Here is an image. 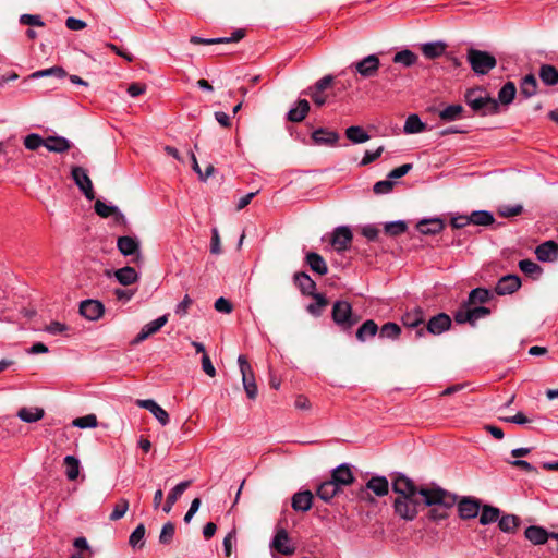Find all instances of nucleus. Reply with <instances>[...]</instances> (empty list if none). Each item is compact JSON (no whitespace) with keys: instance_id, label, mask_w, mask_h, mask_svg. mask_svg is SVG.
<instances>
[{"instance_id":"nucleus-8","label":"nucleus","mask_w":558,"mask_h":558,"mask_svg":"<svg viewBox=\"0 0 558 558\" xmlns=\"http://www.w3.org/2000/svg\"><path fill=\"white\" fill-rule=\"evenodd\" d=\"M425 487H417L413 481H411L405 475L399 474L392 482V492L397 494V497L408 496V497H416L421 496V492Z\"/></svg>"},{"instance_id":"nucleus-57","label":"nucleus","mask_w":558,"mask_h":558,"mask_svg":"<svg viewBox=\"0 0 558 558\" xmlns=\"http://www.w3.org/2000/svg\"><path fill=\"white\" fill-rule=\"evenodd\" d=\"M46 138H43L37 133H31L24 137V146L28 150H36L40 146H45Z\"/></svg>"},{"instance_id":"nucleus-41","label":"nucleus","mask_w":558,"mask_h":558,"mask_svg":"<svg viewBox=\"0 0 558 558\" xmlns=\"http://www.w3.org/2000/svg\"><path fill=\"white\" fill-rule=\"evenodd\" d=\"M472 225L487 227L495 222L494 215L488 210H475L470 215Z\"/></svg>"},{"instance_id":"nucleus-25","label":"nucleus","mask_w":558,"mask_h":558,"mask_svg":"<svg viewBox=\"0 0 558 558\" xmlns=\"http://www.w3.org/2000/svg\"><path fill=\"white\" fill-rule=\"evenodd\" d=\"M117 247L119 252L124 256L137 255L141 256L140 253V241L135 238L124 235L119 236L117 240Z\"/></svg>"},{"instance_id":"nucleus-32","label":"nucleus","mask_w":558,"mask_h":558,"mask_svg":"<svg viewBox=\"0 0 558 558\" xmlns=\"http://www.w3.org/2000/svg\"><path fill=\"white\" fill-rule=\"evenodd\" d=\"M312 138L315 144L322 145H333L338 142L339 135L335 131H329L324 128H319L312 133Z\"/></svg>"},{"instance_id":"nucleus-61","label":"nucleus","mask_w":558,"mask_h":558,"mask_svg":"<svg viewBox=\"0 0 558 558\" xmlns=\"http://www.w3.org/2000/svg\"><path fill=\"white\" fill-rule=\"evenodd\" d=\"M523 211V206L520 204L517 205H502L498 208V214L501 217L510 218L514 216L521 215Z\"/></svg>"},{"instance_id":"nucleus-64","label":"nucleus","mask_w":558,"mask_h":558,"mask_svg":"<svg viewBox=\"0 0 558 558\" xmlns=\"http://www.w3.org/2000/svg\"><path fill=\"white\" fill-rule=\"evenodd\" d=\"M393 185H395V183L390 179L378 181V182H376L374 184L373 191H374L375 194H378V195L379 194H387V193L392 191Z\"/></svg>"},{"instance_id":"nucleus-46","label":"nucleus","mask_w":558,"mask_h":558,"mask_svg":"<svg viewBox=\"0 0 558 558\" xmlns=\"http://www.w3.org/2000/svg\"><path fill=\"white\" fill-rule=\"evenodd\" d=\"M464 109L461 105H449L440 110L439 118L445 122L456 121L461 118Z\"/></svg>"},{"instance_id":"nucleus-17","label":"nucleus","mask_w":558,"mask_h":558,"mask_svg":"<svg viewBox=\"0 0 558 558\" xmlns=\"http://www.w3.org/2000/svg\"><path fill=\"white\" fill-rule=\"evenodd\" d=\"M451 327V318L446 313H439L433 316L426 324L427 332L432 335H441Z\"/></svg>"},{"instance_id":"nucleus-5","label":"nucleus","mask_w":558,"mask_h":558,"mask_svg":"<svg viewBox=\"0 0 558 558\" xmlns=\"http://www.w3.org/2000/svg\"><path fill=\"white\" fill-rule=\"evenodd\" d=\"M331 316L342 330H350L360 319L353 315L352 306L347 301H336L332 306Z\"/></svg>"},{"instance_id":"nucleus-62","label":"nucleus","mask_w":558,"mask_h":558,"mask_svg":"<svg viewBox=\"0 0 558 558\" xmlns=\"http://www.w3.org/2000/svg\"><path fill=\"white\" fill-rule=\"evenodd\" d=\"M19 21L22 25L38 27L45 26V22L43 21L41 16L36 14H22Z\"/></svg>"},{"instance_id":"nucleus-34","label":"nucleus","mask_w":558,"mask_h":558,"mask_svg":"<svg viewBox=\"0 0 558 558\" xmlns=\"http://www.w3.org/2000/svg\"><path fill=\"white\" fill-rule=\"evenodd\" d=\"M340 490L331 480H328L318 485L316 495L325 502H329Z\"/></svg>"},{"instance_id":"nucleus-16","label":"nucleus","mask_w":558,"mask_h":558,"mask_svg":"<svg viewBox=\"0 0 558 558\" xmlns=\"http://www.w3.org/2000/svg\"><path fill=\"white\" fill-rule=\"evenodd\" d=\"M521 287V279L517 275H506L501 277L496 287L495 292L498 295H507L514 293Z\"/></svg>"},{"instance_id":"nucleus-22","label":"nucleus","mask_w":558,"mask_h":558,"mask_svg":"<svg viewBox=\"0 0 558 558\" xmlns=\"http://www.w3.org/2000/svg\"><path fill=\"white\" fill-rule=\"evenodd\" d=\"M366 489L372 490L376 496L383 497L386 496L389 492V483L385 476H372L367 482L365 487L361 488V495H363Z\"/></svg>"},{"instance_id":"nucleus-36","label":"nucleus","mask_w":558,"mask_h":558,"mask_svg":"<svg viewBox=\"0 0 558 558\" xmlns=\"http://www.w3.org/2000/svg\"><path fill=\"white\" fill-rule=\"evenodd\" d=\"M114 277L122 286H130L138 280L137 271L130 266L116 270Z\"/></svg>"},{"instance_id":"nucleus-31","label":"nucleus","mask_w":558,"mask_h":558,"mask_svg":"<svg viewBox=\"0 0 558 558\" xmlns=\"http://www.w3.org/2000/svg\"><path fill=\"white\" fill-rule=\"evenodd\" d=\"M416 228L422 234H437L445 228V223L439 218L423 219Z\"/></svg>"},{"instance_id":"nucleus-6","label":"nucleus","mask_w":558,"mask_h":558,"mask_svg":"<svg viewBox=\"0 0 558 558\" xmlns=\"http://www.w3.org/2000/svg\"><path fill=\"white\" fill-rule=\"evenodd\" d=\"M238 363L242 375V383L248 399L255 400L258 395L257 385L254 378L252 366L245 355H239Z\"/></svg>"},{"instance_id":"nucleus-59","label":"nucleus","mask_w":558,"mask_h":558,"mask_svg":"<svg viewBox=\"0 0 558 558\" xmlns=\"http://www.w3.org/2000/svg\"><path fill=\"white\" fill-rule=\"evenodd\" d=\"M72 424L78 428H94L97 426L98 421L95 414H87L75 418Z\"/></svg>"},{"instance_id":"nucleus-10","label":"nucleus","mask_w":558,"mask_h":558,"mask_svg":"<svg viewBox=\"0 0 558 558\" xmlns=\"http://www.w3.org/2000/svg\"><path fill=\"white\" fill-rule=\"evenodd\" d=\"M333 80L335 77L332 75H325L306 92V94L312 98L316 106L322 107L326 104L327 97L324 94V90L331 86Z\"/></svg>"},{"instance_id":"nucleus-9","label":"nucleus","mask_w":558,"mask_h":558,"mask_svg":"<svg viewBox=\"0 0 558 558\" xmlns=\"http://www.w3.org/2000/svg\"><path fill=\"white\" fill-rule=\"evenodd\" d=\"M71 177L80 191L85 195L88 201L95 198L93 183L85 169L74 166L71 171Z\"/></svg>"},{"instance_id":"nucleus-15","label":"nucleus","mask_w":558,"mask_h":558,"mask_svg":"<svg viewBox=\"0 0 558 558\" xmlns=\"http://www.w3.org/2000/svg\"><path fill=\"white\" fill-rule=\"evenodd\" d=\"M168 322V315L165 314L160 317H158L155 320L149 322L148 324L144 325L142 330L137 333V336L132 341L133 344H138L146 340L151 335L159 331Z\"/></svg>"},{"instance_id":"nucleus-4","label":"nucleus","mask_w":558,"mask_h":558,"mask_svg":"<svg viewBox=\"0 0 558 558\" xmlns=\"http://www.w3.org/2000/svg\"><path fill=\"white\" fill-rule=\"evenodd\" d=\"M422 505H424L422 496H400L393 500V510L399 518L405 521H413L418 513V507Z\"/></svg>"},{"instance_id":"nucleus-30","label":"nucleus","mask_w":558,"mask_h":558,"mask_svg":"<svg viewBox=\"0 0 558 558\" xmlns=\"http://www.w3.org/2000/svg\"><path fill=\"white\" fill-rule=\"evenodd\" d=\"M524 535L534 545H543L549 539V533L544 527L537 525L529 526Z\"/></svg>"},{"instance_id":"nucleus-11","label":"nucleus","mask_w":558,"mask_h":558,"mask_svg":"<svg viewBox=\"0 0 558 558\" xmlns=\"http://www.w3.org/2000/svg\"><path fill=\"white\" fill-rule=\"evenodd\" d=\"M353 239L352 231L347 226L337 227L331 235V245L338 252L348 250Z\"/></svg>"},{"instance_id":"nucleus-47","label":"nucleus","mask_w":558,"mask_h":558,"mask_svg":"<svg viewBox=\"0 0 558 558\" xmlns=\"http://www.w3.org/2000/svg\"><path fill=\"white\" fill-rule=\"evenodd\" d=\"M490 298L492 293L489 290L485 288H476L469 293L468 303L470 305L484 304L488 302Z\"/></svg>"},{"instance_id":"nucleus-58","label":"nucleus","mask_w":558,"mask_h":558,"mask_svg":"<svg viewBox=\"0 0 558 558\" xmlns=\"http://www.w3.org/2000/svg\"><path fill=\"white\" fill-rule=\"evenodd\" d=\"M129 510V500L121 498L113 507V510L109 517L111 521H118L122 519Z\"/></svg>"},{"instance_id":"nucleus-12","label":"nucleus","mask_w":558,"mask_h":558,"mask_svg":"<svg viewBox=\"0 0 558 558\" xmlns=\"http://www.w3.org/2000/svg\"><path fill=\"white\" fill-rule=\"evenodd\" d=\"M105 313L104 304L98 300H84L80 304V314L88 320H97Z\"/></svg>"},{"instance_id":"nucleus-43","label":"nucleus","mask_w":558,"mask_h":558,"mask_svg":"<svg viewBox=\"0 0 558 558\" xmlns=\"http://www.w3.org/2000/svg\"><path fill=\"white\" fill-rule=\"evenodd\" d=\"M378 331V326L373 319L364 322L356 331L359 341L364 342L367 338L374 337Z\"/></svg>"},{"instance_id":"nucleus-51","label":"nucleus","mask_w":558,"mask_h":558,"mask_svg":"<svg viewBox=\"0 0 558 558\" xmlns=\"http://www.w3.org/2000/svg\"><path fill=\"white\" fill-rule=\"evenodd\" d=\"M64 465L66 466L65 475L68 480L75 481L80 474V461L74 456H66L64 458Z\"/></svg>"},{"instance_id":"nucleus-39","label":"nucleus","mask_w":558,"mask_h":558,"mask_svg":"<svg viewBox=\"0 0 558 558\" xmlns=\"http://www.w3.org/2000/svg\"><path fill=\"white\" fill-rule=\"evenodd\" d=\"M44 410L41 408H22L17 412V416L26 423H34L44 417Z\"/></svg>"},{"instance_id":"nucleus-38","label":"nucleus","mask_w":558,"mask_h":558,"mask_svg":"<svg viewBox=\"0 0 558 558\" xmlns=\"http://www.w3.org/2000/svg\"><path fill=\"white\" fill-rule=\"evenodd\" d=\"M539 78L546 86H554L558 83V70L550 64H543L539 68Z\"/></svg>"},{"instance_id":"nucleus-33","label":"nucleus","mask_w":558,"mask_h":558,"mask_svg":"<svg viewBox=\"0 0 558 558\" xmlns=\"http://www.w3.org/2000/svg\"><path fill=\"white\" fill-rule=\"evenodd\" d=\"M310 111V104L306 99H300L294 108L288 111L287 119L291 122H301Z\"/></svg>"},{"instance_id":"nucleus-29","label":"nucleus","mask_w":558,"mask_h":558,"mask_svg":"<svg viewBox=\"0 0 558 558\" xmlns=\"http://www.w3.org/2000/svg\"><path fill=\"white\" fill-rule=\"evenodd\" d=\"M447 45L444 41H430L421 46V51L429 60L441 57L446 51Z\"/></svg>"},{"instance_id":"nucleus-63","label":"nucleus","mask_w":558,"mask_h":558,"mask_svg":"<svg viewBox=\"0 0 558 558\" xmlns=\"http://www.w3.org/2000/svg\"><path fill=\"white\" fill-rule=\"evenodd\" d=\"M49 75L64 77L66 75V72L61 66H52L50 69L40 70V71L33 73L32 77H44V76H49Z\"/></svg>"},{"instance_id":"nucleus-40","label":"nucleus","mask_w":558,"mask_h":558,"mask_svg":"<svg viewBox=\"0 0 558 558\" xmlns=\"http://www.w3.org/2000/svg\"><path fill=\"white\" fill-rule=\"evenodd\" d=\"M517 94V87L513 82H507L498 92V105H510Z\"/></svg>"},{"instance_id":"nucleus-45","label":"nucleus","mask_w":558,"mask_h":558,"mask_svg":"<svg viewBox=\"0 0 558 558\" xmlns=\"http://www.w3.org/2000/svg\"><path fill=\"white\" fill-rule=\"evenodd\" d=\"M426 129V124L422 122L417 114H410L404 123L403 130L407 134H415L423 132Z\"/></svg>"},{"instance_id":"nucleus-52","label":"nucleus","mask_w":558,"mask_h":558,"mask_svg":"<svg viewBox=\"0 0 558 558\" xmlns=\"http://www.w3.org/2000/svg\"><path fill=\"white\" fill-rule=\"evenodd\" d=\"M315 299V303H311L307 305L306 310L313 316H320L323 308L328 305V300L322 293H315L312 295Z\"/></svg>"},{"instance_id":"nucleus-24","label":"nucleus","mask_w":558,"mask_h":558,"mask_svg":"<svg viewBox=\"0 0 558 558\" xmlns=\"http://www.w3.org/2000/svg\"><path fill=\"white\" fill-rule=\"evenodd\" d=\"M289 535L284 529H279L271 542V547L282 555L294 554L295 548L289 544Z\"/></svg>"},{"instance_id":"nucleus-13","label":"nucleus","mask_w":558,"mask_h":558,"mask_svg":"<svg viewBox=\"0 0 558 558\" xmlns=\"http://www.w3.org/2000/svg\"><path fill=\"white\" fill-rule=\"evenodd\" d=\"M245 36V31L239 28L232 33L230 37H217V38H203L199 36H192L190 43L193 45H216V44H228L240 41Z\"/></svg>"},{"instance_id":"nucleus-44","label":"nucleus","mask_w":558,"mask_h":558,"mask_svg":"<svg viewBox=\"0 0 558 558\" xmlns=\"http://www.w3.org/2000/svg\"><path fill=\"white\" fill-rule=\"evenodd\" d=\"M392 60L395 63H399L405 68H410L417 62L418 57L413 51H411L409 49H403V50L397 52L393 56Z\"/></svg>"},{"instance_id":"nucleus-18","label":"nucleus","mask_w":558,"mask_h":558,"mask_svg":"<svg viewBox=\"0 0 558 558\" xmlns=\"http://www.w3.org/2000/svg\"><path fill=\"white\" fill-rule=\"evenodd\" d=\"M535 255L539 262H555L558 258V244L553 240L546 241L536 247Z\"/></svg>"},{"instance_id":"nucleus-35","label":"nucleus","mask_w":558,"mask_h":558,"mask_svg":"<svg viewBox=\"0 0 558 558\" xmlns=\"http://www.w3.org/2000/svg\"><path fill=\"white\" fill-rule=\"evenodd\" d=\"M306 264L308 267L316 274L324 276L328 272V266L325 259L315 252H310L306 254Z\"/></svg>"},{"instance_id":"nucleus-26","label":"nucleus","mask_w":558,"mask_h":558,"mask_svg":"<svg viewBox=\"0 0 558 558\" xmlns=\"http://www.w3.org/2000/svg\"><path fill=\"white\" fill-rule=\"evenodd\" d=\"M294 283L298 286L302 294L313 295L316 293V283L306 272H295Z\"/></svg>"},{"instance_id":"nucleus-54","label":"nucleus","mask_w":558,"mask_h":558,"mask_svg":"<svg viewBox=\"0 0 558 558\" xmlns=\"http://www.w3.org/2000/svg\"><path fill=\"white\" fill-rule=\"evenodd\" d=\"M407 223L403 220L387 222L384 226L385 233L391 236H398L407 231Z\"/></svg>"},{"instance_id":"nucleus-23","label":"nucleus","mask_w":558,"mask_h":558,"mask_svg":"<svg viewBox=\"0 0 558 558\" xmlns=\"http://www.w3.org/2000/svg\"><path fill=\"white\" fill-rule=\"evenodd\" d=\"M314 495L311 490H301L295 493L291 499V506L294 511L306 512L313 506Z\"/></svg>"},{"instance_id":"nucleus-20","label":"nucleus","mask_w":558,"mask_h":558,"mask_svg":"<svg viewBox=\"0 0 558 558\" xmlns=\"http://www.w3.org/2000/svg\"><path fill=\"white\" fill-rule=\"evenodd\" d=\"M480 501L471 497L462 498L458 504V511L461 519H473L478 515Z\"/></svg>"},{"instance_id":"nucleus-49","label":"nucleus","mask_w":558,"mask_h":558,"mask_svg":"<svg viewBox=\"0 0 558 558\" xmlns=\"http://www.w3.org/2000/svg\"><path fill=\"white\" fill-rule=\"evenodd\" d=\"M519 521L517 515L506 514L498 519V526L505 533H513L519 525Z\"/></svg>"},{"instance_id":"nucleus-50","label":"nucleus","mask_w":558,"mask_h":558,"mask_svg":"<svg viewBox=\"0 0 558 558\" xmlns=\"http://www.w3.org/2000/svg\"><path fill=\"white\" fill-rule=\"evenodd\" d=\"M500 510L493 506H484L480 515V523L483 525L498 521Z\"/></svg>"},{"instance_id":"nucleus-27","label":"nucleus","mask_w":558,"mask_h":558,"mask_svg":"<svg viewBox=\"0 0 558 558\" xmlns=\"http://www.w3.org/2000/svg\"><path fill=\"white\" fill-rule=\"evenodd\" d=\"M191 485V481H183L177 484L168 494L166 504L162 508V510L166 513H169L173 507V505L177 502V500L182 496V494L187 489V487Z\"/></svg>"},{"instance_id":"nucleus-60","label":"nucleus","mask_w":558,"mask_h":558,"mask_svg":"<svg viewBox=\"0 0 558 558\" xmlns=\"http://www.w3.org/2000/svg\"><path fill=\"white\" fill-rule=\"evenodd\" d=\"M175 532V526L172 522H167L163 524L160 535L159 542L160 544L168 545L172 542Z\"/></svg>"},{"instance_id":"nucleus-28","label":"nucleus","mask_w":558,"mask_h":558,"mask_svg":"<svg viewBox=\"0 0 558 558\" xmlns=\"http://www.w3.org/2000/svg\"><path fill=\"white\" fill-rule=\"evenodd\" d=\"M45 147L51 153L62 154L68 151L72 147V144L68 138L62 136H48Z\"/></svg>"},{"instance_id":"nucleus-37","label":"nucleus","mask_w":558,"mask_h":558,"mask_svg":"<svg viewBox=\"0 0 558 558\" xmlns=\"http://www.w3.org/2000/svg\"><path fill=\"white\" fill-rule=\"evenodd\" d=\"M537 81L535 75L527 74L525 75L520 83V95L524 98H530L537 93Z\"/></svg>"},{"instance_id":"nucleus-42","label":"nucleus","mask_w":558,"mask_h":558,"mask_svg":"<svg viewBox=\"0 0 558 558\" xmlns=\"http://www.w3.org/2000/svg\"><path fill=\"white\" fill-rule=\"evenodd\" d=\"M146 529L143 523L138 524L129 537V545L133 549H142L145 545Z\"/></svg>"},{"instance_id":"nucleus-19","label":"nucleus","mask_w":558,"mask_h":558,"mask_svg":"<svg viewBox=\"0 0 558 558\" xmlns=\"http://www.w3.org/2000/svg\"><path fill=\"white\" fill-rule=\"evenodd\" d=\"M330 480L341 489V486H348L354 482V475L350 465L342 463L332 471Z\"/></svg>"},{"instance_id":"nucleus-56","label":"nucleus","mask_w":558,"mask_h":558,"mask_svg":"<svg viewBox=\"0 0 558 558\" xmlns=\"http://www.w3.org/2000/svg\"><path fill=\"white\" fill-rule=\"evenodd\" d=\"M95 213L101 218H108L113 216V213H118V207L113 205H107L105 202L97 199L94 205Z\"/></svg>"},{"instance_id":"nucleus-21","label":"nucleus","mask_w":558,"mask_h":558,"mask_svg":"<svg viewBox=\"0 0 558 558\" xmlns=\"http://www.w3.org/2000/svg\"><path fill=\"white\" fill-rule=\"evenodd\" d=\"M136 403L138 407L148 410L162 426L169 423L170 420L167 411L153 399L137 400Z\"/></svg>"},{"instance_id":"nucleus-14","label":"nucleus","mask_w":558,"mask_h":558,"mask_svg":"<svg viewBox=\"0 0 558 558\" xmlns=\"http://www.w3.org/2000/svg\"><path fill=\"white\" fill-rule=\"evenodd\" d=\"M424 320L425 315L420 307H415L413 311L407 312L402 316V324L408 328H415L417 337H422L425 333V328H420Z\"/></svg>"},{"instance_id":"nucleus-48","label":"nucleus","mask_w":558,"mask_h":558,"mask_svg":"<svg viewBox=\"0 0 558 558\" xmlns=\"http://www.w3.org/2000/svg\"><path fill=\"white\" fill-rule=\"evenodd\" d=\"M345 136L354 144L365 143L369 140V135L357 125L350 126L345 130Z\"/></svg>"},{"instance_id":"nucleus-7","label":"nucleus","mask_w":558,"mask_h":558,"mask_svg":"<svg viewBox=\"0 0 558 558\" xmlns=\"http://www.w3.org/2000/svg\"><path fill=\"white\" fill-rule=\"evenodd\" d=\"M357 74L364 78H371L377 75L380 68V60L376 54H368L362 60L351 65Z\"/></svg>"},{"instance_id":"nucleus-53","label":"nucleus","mask_w":558,"mask_h":558,"mask_svg":"<svg viewBox=\"0 0 558 558\" xmlns=\"http://www.w3.org/2000/svg\"><path fill=\"white\" fill-rule=\"evenodd\" d=\"M401 333V328L396 323H386L381 326L379 331L380 338L397 339Z\"/></svg>"},{"instance_id":"nucleus-2","label":"nucleus","mask_w":558,"mask_h":558,"mask_svg":"<svg viewBox=\"0 0 558 558\" xmlns=\"http://www.w3.org/2000/svg\"><path fill=\"white\" fill-rule=\"evenodd\" d=\"M464 99L473 111L482 116L496 114L499 111L498 101L492 98L482 87L468 89Z\"/></svg>"},{"instance_id":"nucleus-55","label":"nucleus","mask_w":558,"mask_h":558,"mask_svg":"<svg viewBox=\"0 0 558 558\" xmlns=\"http://www.w3.org/2000/svg\"><path fill=\"white\" fill-rule=\"evenodd\" d=\"M519 268L522 272L529 276H539L542 274L541 266L531 259L520 260Z\"/></svg>"},{"instance_id":"nucleus-1","label":"nucleus","mask_w":558,"mask_h":558,"mask_svg":"<svg viewBox=\"0 0 558 558\" xmlns=\"http://www.w3.org/2000/svg\"><path fill=\"white\" fill-rule=\"evenodd\" d=\"M423 504L430 508L428 519L441 521L448 518V511L457 504V496L441 487L424 488L421 492Z\"/></svg>"},{"instance_id":"nucleus-3","label":"nucleus","mask_w":558,"mask_h":558,"mask_svg":"<svg viewBox=\"0 0 558 558\" xmlns=\"http://www.w3.org/2000/svg\"><path fill=\"white\" fill-rule=\"evenodd\" d=\"M466 60L477 75H486L497 65V60L492 53L475 48L468 50Z\"/></svg>"}]
</instances>
